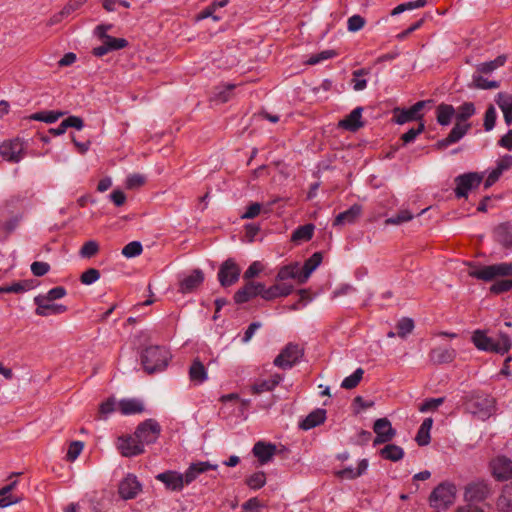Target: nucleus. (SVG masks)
Here are the masks:
<instances>
[{
	"label": "nucleus",
	"mask_w": 512,
	"mask_h": 512,
	"mask_svg": "<svg viewBox=\"0 0 512 512\" xmlns=\"http://www.w3.org/2000/svg\"><path fill=\"white\" fill-rule=\"evenodd\" d=\"M283 380V376L275 373L269 379L260 380L251 386L252 394L258 395L263 392L273 391Z\"/></svg>",
	"instance_id": "obj_25"
},
{
	"label": "nucleus",
	"mask_w": 512,
	"mask_h": 512,
	"mask_svg": "<svg viewBox=\"0 0 512 512\" xmlns=\"http://www.w3.org/2000/svg\"><path fill=\"white\" fill-rule=\"evenodd\" d=\"M118 410L123 415L140 414L144 411V405L139 399L125 398L118 402Z\"/></svg>",
	"instance_id": "obj_27"
},
{
	"label": "nucleus",
	"mask_w": 512,
	"mask_h": 512,
	"mask_svg": "<svg viewBox=\"0 0 512 512\" xmlns=\"http://www.w3.org/2000/svg\"><path fill=\"white\" fill-rule=\"evenodd\" d=\"M339 125L350 131L360 128L362 126L361 109L357 108L353 110L346 118L340 121Z\"/></svg>",
	"instance_id": "obj_36"
},
{
	"label": "nucleus",
	"mask_w": 512,
	"mask_h": 512,
	"mask_svg": "<svg viewBox=\"0 0 512 512\" xmlns=\"http://www.w3.org/2000/svg\"><path fill=\"white\" fill-rule=\"evenodd\" d=\"M425 102L421 101L414 104L408 109H396L394 111V120L398 124H404L413 120H419L422 117L421 110L425 106Z\"/></svg>",
	"instance_id": "obj_21"
},
{
	"label": "nucleus",
	"mask_w": 512,
	"mask_h": 512,
	"mask_svg": "<svg viewBox=\"0 0 512 512\" xmlns=\"http://www.w3.org/2000/svg\"><path fill=\"white\" fill-rule=\"evenodd\" d=\"M83 448H84L83 442H81V441L71 442L68 447V450H67L66 459L70 462L75 461L78 458V456L81 454Z\"/></svg>",
	"instance_id": "obj_49"
},
{
	"label": "nucleus",
	"mask_w": 512,
	"mask_h": 512,
	"mask_svg": "<svg viewBox=\"0 0 512 512\" xmlns=\"http://www.w3.org/2000/svg\"><path fill=\"white\" fill-rule=\"evenodd\" d=\"M145 182L144 175L134 173L127 176L125 185L127 189H136L143 186Z\"/></svg>",
	"instance_id": "obj_50"
},
{
	"label": "nucleus",
	"mask_w": 512,
	"mask_h": 512,
	"mask_svg": "<svg viewBox=\"0 0 512 512\" xmlns=\"http://www.w3.org/2000/svg\"><path fill=\"white\" fill-rule=\"evenodd\" d=\"M217 464H211L208 461H199L191 463L182 474L178 471L167 470L155 476V479L163 483L166 489L170 491H181L185 485L191 484L197 477L208 470H216Z\"/></svg>",
	"instance_id": "obj_4"
},
{
	"label": "nucleus",
	"mask_w": 512,
	"mask_h": 512,
	"mask_svg": "<svg viewBox=\"0 0 512 512\" xmlns=\"http://www.w3.org/2000/svg\"><path fill=\"white\" fill-rule=\"evenodd\" d=\"M117 448L124 457H133L144 452V447L134 435L121 436L117 440Z\"/></svg>",
	"instance_id": "obj_17"
},
{
	"label": "nucleus",
	"mask_w": 512,
	"mask_h": 512,
	"mask_svg": "<svg viewBox=\"0 0 512 512\" xmlns=\"http://www.w3.org/2000/svg\"><path fill=\"white\" fill-rule=\"evenodd\" d=\"M471 341L474 346L481 351L504 355L512 347V341L506 334L489 335L486 330H475Z\"/></svg>",
	"instance_id": "obj_5"
},
{
	"label": "nucleus",
	"mask_w": 512,
	"mask_h": 512,
	"mask_svg": "<svg viewBox=\"0 0 512 512\" xmlns=\"http://www.w3.org/2000/svg\"><path fill=\"white\" fill-rule=\"evenodd\" d=\"M326 419V410L324 409H315L311 413H309L305 419H303L299 427L303 430H310L320 424H322Z\"/></svg>",
	"instance_id": "obj_33"
},
{
	"label": "nucleus",
	"mask_w": 512,
	"mask_h": 512,
	"mask_svg": "<svg viewBox=\"0 0 512 512\" xmlns=\"http://www.w3.org/2000/svg\"><path fill=\"white\" fill-rule=\"evenodd\" d=\"M189 379L195 385H200L208 379L207 369L199 359H195L190 365Z\"/></svg>",
	"instance_id": "obj_31"
},
{
	"label": "nucleus",
	"mask_w": 512,
	"mask_h": 512,
	"mask_svg": "<svg viewBox=\"0 0 512 512\" xmlns=\"http://www.w3.org/2000/svg\"><path fill=\"white\" fill-rule=\"evenodd\" d=\"M143 251V247L140 242L133 241L125 245L122 249V254L126 258H132L139 256Z\"/></svg>",
	"instance_id": "obj_47"
},
{
	"label": "nucleus",
	"mask_w": 512,
	"mask_h": 512,
	"mask_svg": "<svg viewBox=\"0 0 512 512\" xmlns=\"http://www.w3.org/2000/svg\"><path fill=\"white\" fill-rule=\"evenodd\" d=\"M322 259V254L316 252L308 258L302 266L299 264V284H304L309 279L311 274L321 264Z\"/></svg>",
	"instance_id": "obj_24"
},
{
	"label": "nucleus",
	"mask_w": 512,
	"mask_h": 512,
	"mask_svg": "<svg viewBox=\"0 0 512 512\" xmlns=\"http://www.w3.org/2000/svg\"><path fill=\"white\" fill-rule=\"evenodd\" d=\"M497 118L496 109L491 105L488 107L485 118H484V127L487 131H490L493 129L495 125V121Z\"/></svg>",
	"instance_id": "obj_55"
},
{
	"label": "nucleus",
	"mask_w": 512,
	"mask_h": 512,
	"mask_svg": "<svg viewBox=\"0 0 512 512\" xmlns=\"http://www.w3.org/2000/svg\"><path fill=\"white\" fill-rule=\"evenodd\" d=\"M265 269V266L260 261H254L251 263V265L248 267V269L244 273V278L246 280H250L259 274H261Z\"/></svg>",
	"instance_id": "obj_52"
},
{
	"label": "nucleus",
	"mask_w": 512,
	"mask_h": 512,
	"mask_svg": "<svg viewBox=\"0 0 512 512\" xmlns=\"http://www.w3.org/2000/svg\"><path fill=\"white\" fill-rule=\"evenodd\" d=\"M425 125L424 123H419L417 128L410 129L407 133L403 134L401 140L404 144L410 143L415 140V138L424 131Z\"/></svg>",
	"instance_id": "obj_56"
},
{
	"label": "nucleus",
	"mask_w": 512,
	"mask_h": 512,
	"mask_svg": "<svg viewBox=\"0 0 512 512\" xmlns=\"http://www.w3.org/2000/svg\"><path fill=\"white\" fill-rule=\"evenodd\" d=\"M364 374L362 368H357L351 375L343 379L341 387L344 389H353L358 386Z\"/></svg>",
	"instance_id": "obj_43"
},
{
	"label": "nucleus",
	"mask_w": 512,
	"mask_h": 512,
	"mask_svg": "<svg viewBox=\"0 0 512 512\" xmlns=\"http://www.w3.org/2000/svg\"><path fill=\"white\" fill-rule=\"evenodd\" d=\"M245 483L253 490H258L266 484V474L263 471H257L250 475Z\"/></svg>",
	"instance_id": "obj_44"
},
{
	"label": "nucleus",
	"mask_w": 512,
	"mask_h": 512,
	"mask_svg": "<svg viewBox=\"0 0 512 512\" xmlns=\"http://www.w3.org/2000/svg\"><path fill=\"white\" fill-rule=\"evenodd\" d=\"M37 305L36 311L39 316L47 317L60 314L66 310V307L61 304H55L54 301L47 300L40 296L35 298Z\"/></svg>",
	"instance_id": "obj_22"
},
{
	"label": "nucleus",
	"mask_w": 512,
	"mask_h": 512,
	"mask_svg": "<svg viewBox=\"0 0 512 512\" xmlns=\"http://www.w3.org/2000/svg\"><path fill=\"white\" fill-rule=\"evenodd\" d=\"M505 56H499L495 60L481 64L476 72L481 74H489L505 63Z\"/></svg>",
	"instance_id": "obj_45"
},
{
	"label": "nucleus",
	"mask_w": 512,
	"mask_h": 512,
	"mask_svg": "<svg viewBox=\"0 0 512 512\" xmlns=\"http://www.w3.org/2000/svg\"><path fill=\"white\" fill-rule=\"evenodd\" d=\"M497 235L499 240L505 246H512V226L510 224H503L498 227Z\"/></svg>",
	"instance_id": "obj_46"
},
{
	"label": "nucleus",
	"mask_w": 512,
	"mask_h": 512,
	"mask_svg": "<svg viewBox=\"0 0 512 512\" xmlns=\"http://www.w3.org/2000/svg\"><path fill=\"white\" fill-rule=\"evenodd\" d=\"M65 125L68 128H75L76 130H81L84 127V122L80 117L77 116H69L64 119Z\"/></svg>",
	"instance_id": "obj_64"
},
{
	"label": "nucleus",
	"mask_w": 512,
	"mask_h": 512,
	"mask_svg": "<svg viewBox=\"0 0 512 512\" xmlns=\"http://www.w3.org/2000/svg\"><path fill=\"white\" fill-rule=\"evenodd\" d=\"M303 350L298 344L289 343L274 359V365L281 369L292 368L302 357Z\"/></svg>",
	"instance_id": "obj_9"
},
{
	"label": "nucleus",
	"mask_w": 512,
	"mask_h": 512,
	"mask_svg": "<svg viewBox=\"0 0 512 512\" xmlns=\"http://www.w3.org/2000/svg\"><path fill=\"white\" fill-rule=\"evenodd\" d=\"M289 279H294L299 283V263L293 262L279 268L275 283L266 286L264 283L248 281L246 285L238 290L234 296L236 303L241 304L250 299L259 296L264 300H273L279 297L289 295L294 286Z\"/></svg>",
	"instance_id": "obj_1"
},
{
	"label": "nucleus",
	"mask_w": 512,
	"mask_h": 512,
	"mask_svg": "<svg viewBox=\"0 0 512 512\" xmlns=\"http://www.w3.org/2000/svg\"><path fill=\"white\" fill-rule=\"evenodd\" d=\"M66 290L63 287H55L49 290L45 295H39L42 298H47V300L55 301L57 299H61L66 295Z\"/></svg>",
	"instance_id": "obj_58"
},
{
	"label": "nucleus",
	"mask_w": 512,
	"mask_h": 512,
	"mask_svg": "<svg viewBox=\"0 0 512 512\" xmlns=\"http://www.w3.org/2000/svg\"><path fill=\"white\" fill-rule=\"evenodd\" d=\"M411 218H412V215L409 211L402 210L398 213V215L396 217L388 218L386 220V224L398 225V224H401L403 222L410 220Z\"/></svg>",
	"instance_id": "obj_60"
},
{
	"label": "nucleus",
	"mask_w": 512,
	"mask_h": 512,
	"mask_svg": "<svg viewBox=\"0 0 512 512\" xmlns=\"http://www.w3.org/2000/svg\"><path fill=\"white\" fill-rule=\"evenodd\" d=\"M240 275V268L237 263L232 260H226L219 269L218 279L222 286L226 287L237 281Z\"/></svg>",
	"instance_id": "obj_18"
},
{
	"label": "nucleus",
	"mask_w": 512,
	"mask_h": 512,
	"mask_svg": "<svg viewBox=\"0 0 512 512\" xmlns=\"http://www.w3.org/2000/svg\"><path fill=\"white\" fill-rule=\"evenodd\" d=\"M490 494L488 484L483 481L473 482L465 489V500L472 504L484 501Z\"/></svg>",
	"instance_id": "obj_19"
},
{
	"label": "nucleus",
	"mask_w": 512,
	"mask_h": 512,
	"mask_svg": "<svg viewBox=\"0 0 512 512\" xmlns=\"http://www.w3.org/2000/svg\"><path fill=\"white\" fill-rule=\"evenodd\" d=\"M512 167V156L504 155L500 157L497 162L495 168H493L485 178L484 187L485 189L492 186L500 176L507 170Z\"/></svg>",
	"instance_id": "obj_20"
},
{
	"label": "nucleus",
	"mask_w": 512,
	"mask_h": 512,
	"mask_svg": "<svg viewBox=\"0 0 512 512\" xmlns=\"http://www.w3.org/2000/svg\"><path fill=\"white\" fill-rule=\"evenodd\" d=\"M64 115L61 111H42L34 113L30 116L31 120L42 121L48 124L55 123L59 118Z\"/></svg>",
	"instance_id": "obj_41"
},
{
	"label": "nucleus",
	"mask_w": 512,
	"mask_h": 512,
	"mask_svg": "<svg viewBox=\"0 0 512 512\" xmlns=\"http://www.w3.org/2000/svg\"><path fill=\"white\" fill-rule=\"evenodd\" d=\"M468 274L479 280L491 282L494 284L490 290L492 293L499 294L512 289V264L507 262L491 265L473 264L468 267Z\"/></svg>",
	"instance_id": "obj_3"
},
{
	"label": "nucleus",
	"mask_w": 512,
	"mask_h": 512,
	"mask_svg": "<svg viewBox=\"0 0 512 512\" xmlns=\"http://www.w3.org/2000/svg\"><path fill=\"white\" fill-rule=\"evenodd\" d=\"M99 251V244L94 240L87 241L83 244L80 255L83 258H91L95 256Z\"/></svg>",
	"instance_id": "obj_48"
},
{
	"label": "nucleus",
	"mask_w": 512,
	"mask_h": 512,
	"mask_svg": "<svg viewBox=\"0 0 512 512\" xmlns=\"http://www.w3.org/2000/svg\"><path fill=\"white\" fill-rule=\"evenodd\" d=\"M50 270V266L46 262H33L31 265V271L35 276H43Z\"/></svg>",
	"instance_id": "obj_62"
},
{
	"label": "nucleus",
	"mask_w": 512,
	"mask_h": 512,
	"mask_svg": "<svg viewBox=\"0 0 512 512\" xmlns=\"http://www.w3.org/2000/svg\"><path fill=\"white\" fill-rule=\"evenodd\" d=\"M485 74L475 72L472 79V86L479 89H494L499 86L498 82L488 80Z\"/></svg>",
	"instance_id": "obj_42"
},
{
	"label": "nucleus",
	"mask_w": 512,
	"mask_h": 512,
	"mask_svg": "<svg viewBox=\"0 0 512 512\" xmlns=\"http://www.w3.org/2000/svg\"><path fill=\"white\" fill-rule=\"evenodd\" d=\"M142 491V484L134 474H127L118 484V494L123 500L135 499Z\"/></svg>",
	"instance_id": "obj_12"
},
{
	"label": "nucleus",
	"mask_w": 512,
	"mask_h": 512,
	"mask_svg": "<svg viewBox=\"0 0 512 512\" xmlns=\"http://www.w3.org/2000/svg\"><path fill=\"white\" fill-rule=\"evenodd\" d=\"M379 453L383 459L390 460L392 462H397L403 459L405 455L404 450L395 444H387Z\"/></svg>",
	"instance_id": "obj_35"
},
{
	"label": "nucleus",
	"mask_w": 512,
	"mask_h": 512,
	"mask_svg": "<svg viewBox=\"0 0 512 512\" xmlns=\"http://www.w3.org/2000/svg\"><path fill=\"white\" fill-rule=\"evenodd\" d=\"M497 507L501 511L512 510V484L506 485L497 500Z\"/></svg>",
	"instance_id": "obj_40"
},
{
	"label": "nucleus",
	"mask_w": 512,
	"mask_h": 512,
	"mask_svg": "<svg viewBox=\"0 0 512 512\" xmlns=\"http://www.w3.org/2000/svg\"><path fill=\"white\" fill-rule=\"evenodd\" d=\"M365 23L366 21L363 17L360 15H353L347 21V28L350 32H357L364 27Z\"/></svg>",
	"instance_id": "obj_53"
},
{
	"label": "nucleus",
	"mask_w": 512,
	"mask_h": 512,
	"mask_svg": "<svg viewBox=\"0 0 512 512\" xmlns=\"http://www.w3.org/2000/svg\"><path fill=\"white\" fill-rule=\"evenodd\" d=\"M276 450L277 448L275 444L258 441L254 444L252 452L258 459L259 463L264 465L272 460Z\"/></svg>",
	"instance_id": "obj_23"
},
{
	"label": "nucleus",
	"mask_w": 512,
	"mask_h": 512,
	"mask_svg": "<svg viewBox=\"0 0 512 512\" xmlns=\"http://www.w3.org/2000/svg\"><path fill=\"white\" fill-rule=\"evenodd\" d=\"M204 281V274L200 270H194L186 275L180 282V291L188 293L199 287Z\"/></svg>",
	"instance_id": "obj_26"
},
{
	"label": "nucleus",
	"mask_w": 512,
	"mask_h": 512,
	"mask_svg": "<svg viewBox=\"0 0 512 512\" xmlns=\"http://www.w3.org/2000/svg\"><path fill=\"white\" fill-rule=\"evenodd\" d=\"M160 433V424L154 419H147L138 425L135 431V436L144 446V444L155 443L159 438Z\"/></svg>",
	"instance_id": "obj_10"
},
{
	"label": "nucleus",
	"mask_w": 512,
	"mask_h": 512,
	"mask_svg": "<svg viewBox=\"0 0 512 512\" xmlns=\"http://www.w3.org/2000/svg\"><path fill=\"white\" fill-rule=\"evenodd\" d=\"M114 29L112 24L98 25L94 33L101 43H105L109 51L120 50L128 46V41L124 38H116L109 34Z\"/></svg>",
	"instance_id": "obj_11"
},
{
	"label": "nucleus",
	"mask_w": 512,
	"mask_h": 512,
	"mask_svg": "<svg viewBox=\"0 0 512 512\" xmlns=\"http://www.w3.org/2000/svg\"><path fill=\"white\" fill-rule=\"evenodd\" d=\"M17 484L18 481L13 480L9 484L0 488V508H6L12 504L18 503L21 500L20 497L12 493Z\"/></svg>",
	"instance_id": "obj_29"
},
{
	"label": "nucleus",
	"mask_w": 512,
	"mask_h": 512,
	"mask_svg": "<svg viewBox=\"0 0 512 512\" xmlns=\"http://www.w3.org/2000/svg\"><path fill=\"white\" fill-rule=\"evenodd\" d=\"M334 56H335V52L334 51H331V50L322 51L319 54L311 56L307 60V63L310 64V65H314V64L320 63V62H322L324 60L330 59V58H332Z\"/></svg>",
	"instance_id": "obj_59"
},
{
	"label": "nucleus",
	"mask_w": 512,
	"mask_h": 512,
	"mask_svg": "<svg viewBox=\"0 0 512 512\" xmlns=\"http://www.w3.org/2000/svg\"><path fill=\"white\" fill-rule=\"evenodd\" d=\"M100 277V273L96 269H88L81 276V281L83 284L90 285L97 281Z\"/></svg>",
	"instance_id": "obj_61"
},
{
	"label": "nucleus",
	"mask_w": 512,
	"mask_h": 512,
	"mask_svg": "<svg viewBox=\"0 0 512 512\" xmlns=\"http://www.w3.org/2000/svg\"><path fill=\"white\" fill-rule=\"evenodd\" d=\"M475 105L471 102L463 103L454 108L451 105L441 104L437 107L436 118L440 125H449L454 120V126L447 138L439 143L440 147L458 142L470 130L469 119L475 114Z\"/></svg>",
	"instance_id": "obj_2"
},
{
	"label": "nucleus",
	"mask_w": 512,
	"mask_h": 512,
	"mask_svg": "<svg viewBox=\"0 0 512 512\" xmlns=\"http://www.w3.org/2000/svg\"><path fill=\"white\" fill-rule=\"evenodd\" d=\"M32 286V282L29 280L18 281L10 284V291L15 294L23 293L30 290Z\"/></svg>",
	"instance_id": "obj_57"
},
{
	"label": "nucleus",
	"mask_w": 512,
	"mask_h": 512,
	"mask_svg": "<svg viewBox=\"0 0 512 512\" xmlns=\"http://www.w3.org/2000/svg\"><path fill=\"white\" fill-rule=\"evenodd\" d=\"M17 484L18 481L13 480L9 484L0 488V508H6L12 504L18 503L21 500L20 497L12 493Z\"/></svg>",
	"instance_id": "obj_28"
},
{
	"label": "nucleus",
	"mask_w": 512,
	"mask_h": 512,
	"mask_svg": "<svg viewBox=\"0 0 512 512\" xmlns=\"http://www.w3.org/2000/svg\"><path fill=\"white\" fill-rule=\"evenodd\" d=\"M263 505L257 497H252L242 504V509L245 511H258Z\"/></svg>",
	"instance_id": "obj_63"
},
{
	"label": "nucleus",
	"mask_w": 512,
	"mask_h": 512,
	"mask_svg": "<svg viewBox=\"0 0 512 512\" xmlns=\"http://www.w3.org/2000/svg\"><path fill=\"white\" fill-rule=\"evenodd\" d=\"M483 180V174L469 173L457 179L456 193L458 197H467L477 189Z\"/></svg>",
	"instance_id": "obj_16"
},
{
	"label": "nucleus",
	"mask_w": 512,
	"mask_h": 512,
	"mask_svg": "<svg viewBox=\"0 0 512 512\" xmlns=\"http://www.w3.org/2000/svg\"><path fill=\"white\" fill-rule=\"evenodd\" d=\"M361 213V207L358 205H354L348 210L337 215L334 221L335 226H342L346 224H351L355 222V220L359 217Z\"/></svg>",
	"instance_id": "obj_34"
},
{
	"label": "nucleus",
	"mask_w": 512,
	"mask_h": 512,
	"mask_svg": "<svg viewBox=\"0 0 512 512\" xmlns=\"http://www.w3.org/2000/svg\"><path fill=\"white\" fill-rule=\"evenodd\" d=\"M313 232H314L313 225L307 224V225L301 226L298 229H296L294 231V233L292 234V238H291L292 242L297 245L301 244L303 242H307L312 238Z\"/></svg>",
	"instance_id": "obj_39"
},
{
	"label": "nucleus",
	"mask_w": 512,
	"mask_h": 512,
	"mask_svg": "<svg viewBox=\"0 0 512 512\" xmlns=\"http://www.w3.org/2000/svg\"><path fill=\"white\" fill-rule=\"evenodd\" d=\"M25 151V143L21 139L8 140L0 145V155L7 161L19 162Z\"/></svg>",
	"instance_id": "obj_14"
},
{
	"label": "nucleus",
	"mask_w": 512,
	"mask_h": 512,
	"mask_svg": "<svg viewBox=\"0 0 512 512\" xmlns=\"http://www.w3.org/2000/svg\"><path fill=\"white\" fill-rule=\"evenodd\" d=\"M493 477L498 481L512 478V460L505 456H497L489 464Z\"/></svg>",
	"instance_id": "obj_15"
},
{
	"label": "nucleus",
	"mask_w": 512,
	"mask_h": 512,
	"mask_svg": "<svg viewBox=\"0 0 512 512\" xmlns=\"http://www.w3.org/2000/svg\"><path fill=\"white\" fill-rule=\"evenodd\" d=\"M17 484L18 481L13 480L9 484L0 488V508H6L12 504L18 503L21 500L20 497L12 493Z\"/></svg>",
	"instance_id": "obj_30"
},
{
	"label": "nucleus",
	"mask_w": 512,
	"mask_h": 512,
	"mask_svg": "<svg viewBox=\"0 0 512 512\" xmlns=\"http://www.w3.org/2000/svg\"><path fill=\"white\" fill-rule=\"evenodd\" d=\"M170 358L171 354L165 346L151 345L143 350L141 363L144 370L152 374L164 370L168 366Z\"/></svg>",
	"instance_id": "obj_6"
},
{
	"label": "nucleus",
	"mask_w": 512,
	"mask_h": 512,
	"mask_svg": "<svg viewBox=\"0 0 512 512\" xmlns=\"http://www.w3.org/2000/svg\"><path fill=\"white\" fill-rule=\"evenodd\" d=\"M495 102L501 109L505 122L512 124V95L506 92H500L495 98Z\"/></svg>",
	"instance_id": "obj_32"
},
{
	"label": "nucleus",
	"mask_w": 512,
	"mask_h": 512,
	"mask_svg": "<svg viewBox=\"0 0 512 512\" xmlns=\"http://www.w3.org/2000/svg\"><path fill=\"white\" fill-rule=\"evenodd\" d=\"M414 329V322H397L395 328L387 332V337L394 338L398 336L405 339Z\"/></svg>",
	"instance_id": "obj_38"
},
{
	"label": "nucleus",
	"mask_w": 512,
	"mask_h": 512,
	"mask_svg": "<svg viewBox=\"0 0 512 512\" xmlns=\"http://www.w3.org/2000/svg\"><path fill=\"white\" fill-rule=\"evenodd\" d=\"M455 358V352L452 349L437 348L430 353V359L436 364L450 363Z\"/></svg>",
	"instance_id": "obj_37"
},
{
	"label": "nucleus",
	"mask_w": 512,
	"mask_h": 512,
	"mask_svg": "<svg viewBox=\"0 0 512 512\" xmlns=\"http://www.w3.org/2000/svg\"><path fill=\"white\" fill-rule=\"evenodd\" d=\"M467 410L481 420H486L496 410L495 399L487 394L472 395L466 402Z\"/></svg>",
	"instance_id": "obj_7"
},
{
	"label": "nucleus",
	"mask_w": 512,
	"mask_h": 512,
	"mask_svg": "<svg viewBox=\"0 0 512 512\" xmlns=\"http://www.w3.org/2000/svg\"><path fill=\"white\" fill-rule=\"evenodd\" d=\"M373 431L376 437L373 446L390 442L396 436V430L392 427L387 418H379L374 422Z\"/></svg>",
	"instance_id": "obj_13"
},
{
	"label": "nucleus",
	"mask_w": 512,
	"mask_h": 512,
	"mask_svg": "<svg viewBox=\"0 0 512 512\" xmlns=\"http://www.w3.org/2000/svg\"><path fill=\"white\" fill-rule=\"evenodd\" d=\"M444 402V398H429L426 399L421 405L419 406L420 412H428V411H434L436 410L440 405H442Z\"/></svg>",
	"instance_id": "obj_51"
},
{
	"label": "nucleus",
	"mask_w": 512,
	"mask_h": 512,
	"mask_svg": "<svg viewBox=\"0 0 512 512\" xmlns=\"http://www.w3.org/2000/svg\"><path fill=\"white\" fill-rule=\"evenodd\" d=\"M456 498V487L450 483H441L429 497L430 506L438 510H446Z\"/></svg>",
	"instance_id": "obj_8"
},
{
	"label": "nucleus",
	"mask_w": 512,
	"mask_h": 512,
	"mask_svg": "<svg viewBox=\"0 0 512 512\" xmlns=\"http://www.w3.org/2000/svg\"><path fill=\"white\" fill-rule=\"evenodd\" d=\"M366 74H367V72L364 70H358V71L354 72L352 84H353V89L355 91H361L366 88V80L363 79V76Z\"/></svg>",
	"instance_id": "obj_54"
}]
</instances>
